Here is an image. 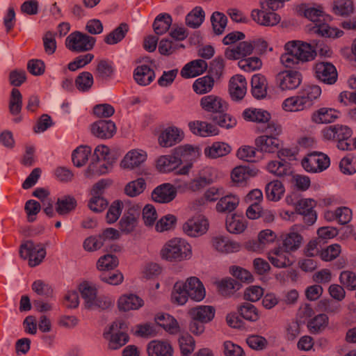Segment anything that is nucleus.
Segmentation results:
<instances>
[{
    "label": "nucleus",
    "instance_id": "obj_63",
    "mask_svg": "<svg viewBox=\"0 0 356 356\" xmlns=\"http://www.w3.org/2000/svg\"><path fill=\"white\" fill-rule=\"evenodd\" d=\"M145 181L140 178L130 181L127 184L124 188L125 193L130 197H136L143 193L145 188Z\"/></svg>",
    "mask_w": 356,
    "mask_h": 356
},
{
    "label": "nucleus",
    "instance_id": "obj_13",
    "mask_svg": "<svg viewBox=\"0 0 356 356\" xmlns=\"http://www.w3.org/2000/svg\"><path fill=\"white\" fill-rule=\"evenodd\" d=\"M277 238V234L273 230L266 229L261 230L257 237V240L250 241L247 244L249 250L261 252L268 245L273 243Z\"/></svg>",
    "mask_w": 356,
    "mask_h": 356
},
{
    "label": "nucleus",
    "instance_id": "obj_6",
    "mask_svg": "<svg viewBox=\"0 0 356 356\" xmlns=\"http://www.w3.org/2000/svg\"><path fill=\"white\" fill-rule=\"evenodd\" d=\"M96 39L80 31L71 33L65 39V47L72 52L88 51L93 49Z\"/></svg>",
    "mask_w": 356,
    "mask_h": 356
},
{
    "label": "nucleus",
    "instance_id": "obj_62",
    "mask_svg": "<svg viewBox=\"0 0 356 356\" xmlns=\"http://www.w3.org/2000/svg\"><path fill=\"white\" fill-rule=\"evenodd\" d=\"M241 316L247 321L254 322L259 318L257 309L251 303L245 302L239 308Z\"/></svg>",
    "mask_w": 356,
    "mask_h": 356
},
{
    "label": "nucleus",
    "instance_id": "obj_16",
    "mask_svg": "<svg viewBox=\"0 0 356 356\" xmlns=\"http://www.w3.org/2000/svg\"><path fill=\"white\" fill-rule=\"evenodd\" d=\"M282 245L291 252L297 251L302 245V236L298 225L293 226L289 231L281 236Z\"/></svg>",
    "mask_w": 356,
    "mask_h": 356
},
{
    "label": "nucleus",
    "instance_id": "obj_38",
    "mask_svg": "<svg viewBox=\"0 0 356 356\" xmlns=\"http://www.w3.org/2000/svg\"><path fill=\"white\" fill-rule=\"evenodd\" d=\"M321 88L317 85L305 86L298 92L307 108L311 107L314 101L321 95Z\"/></svg>",
    "mask_w": 356,
    "mask_h": 356
},
{
    "label": "nucleus",
    "instance_id": "obj_29",
    "mask_svg": "<svg viewBox=\"0 0 356 356\" xmlns=\"http://www.w3.org/2000/svg\"><path fill=\"white\" fill-rule=\"evenodd\" d=\"M257 170L248 166L235 167L231 172L232 181L236 185L245 184L250 178L257 175Z\"/></svg>",
    "mask_w": 356,
    "mask_h": 356
},
{
    "label": "nucleus",
    "instance_id": "obj_39",
    "mask_svg": "<svg viewBox=\"0 0 356 356\" xmlns=\"http://www.w3.org/2000/svg\"><path fill=\"white\" fill-rule=\"evenodd\" d=\"M157 323L171 334L179 332L180 327L177 320L170 314H159L156 317Z\"/></svg>",
    "mask_w": 356,
    "mask_h": 356
},
{
    "label": "nucleus",
    "instance_id": "obj_2",
    "mask_svg": "<svg viewBox=\"0 0 356 356\" xmlns=\"http://www.w3.org/2000/svg\"><path fill=\"white\" fill-rule=\"evenodd\" d=\"M161 257L169 262L189 260L193 257L191 243L185 238L175 237L168 241L160 251Z\"/></svg>",
    "mask_w": 356,
    "mask_h": 356
},
{
    "label": "nucleus",
    "instance_id": "obj_22",
    "mask_svg": "<svg viewBox=\"0 0 356 356\" xmlns=\"http://www.w3.org/2000/svg\"><path fill=\"white\" fill-rule=\"evenodd\" d=\"M315 206V201L311 198L302 199L296 205V212L304 216V220L308 225H312L316 220L317 216L314 210Z\"/></svg>",
    "mask_w": 356,
    "mask_h": 356
},
{
    "label": "nucleus",
    "instance_id": "obj_12",
    "mask_svg": "<svg viewBox=\"0 0 356 356\" xmlns=\"http://www.w3.org/2000/svg\"><path fill=\"white\" fill-rule=\"evenodd\" d=\"M292 252L282 245L272 249L268 254V258L273 266L279 268H284L293 264L291 257Z\"/></svg>",
    "mask_w": 356,
    "mask_h": 356
},
{
    "label": "nucleus",
    "instance_id": "obj_1",
    "mask_svg": "<svg viewBox=\"0 0 356 356\" xmlns=\"http://www.w3.org/2000/svg\"><path fill=\"white\" fill-rule=\"evenodd\" d=\"M280 56L281 63L287 68H293L314 60L316 53L311 44L302 40H290L284 46Z\"/></svg>",
    "mask_w": 356,
    "mask_h": 356
},
{
    "label": "nucleus",
    "instance_id": "obj_57",
    "mask_svg": "<svg viewBox=\"0 0 356 356\" xmlns=\"http://www.w3.org/2000/svg\"><path fill=\"white\" fill-rule=\"evenodd\" d=\"M179 345L182 356L190 355L195 350V341L188 334H183L179 338Z\"/></svg>",
    "mask_w": 356,
    "mask_h": 356
},
{
    "label": "nucleus",
    "instance_id": "obj_31",
    "mask_svg": "<svg viewBox=\"0 0 356 356\" xmlns=\"http://www.w3.org/2000/svg\"><path fill=\"white\" fill-rule=\"evenodd\" d=\"M134 78L138 84L145 86L153 81L155 73L149 65L141 64L134 70Z\"/></svg>",
    "mask_w": 356,
    "mask_h": 356
},
{
    "label": "nucleus",
    "instance_id": "obj_17",
    "mask_svg": "<svg viewBox=\"0 0 356 356\" xmlns=\"http://www.w3.org/2000/svg\"><path fill=\"white\" fill-rule=\"evenodd\" d=\"M200 106L205 111L213 113H223L227 108V102L221 97L214 95H206L202 97Z\"/></svg>",
    "mask_w": 356,
    "mask_h": 356
},
{
    "label": "nucleus",
    "instance_id": "obj_58",
    "mask_svg": "<svg viewBox=\"0 0 356 356\" xmlns=\"http://www.w3.org/2000/svg\"><path fill=\"white\" fill-rule=\"evenodd\" d=\"M118 263L116 256L107 254L99 257L97 262V268L100 271H109L116 268Z\"/></svg>",
    "mask_w": 356,
    "mask_h": 356
},
{
    "label": "nucleus",
    "instance_id": "obj_27",
    "mask_svg": "<svg viewBox=\"0 0 356 356\" xmlns=\"http://www.w3.org/2000/svg\"><path fill=\"white\" fill-rule=\"evenodd\" d=\"M208 65L205 60L197 59L186 63L181 70L180 74L184 79H190L203 74Z\"/></svg>",
    "mask_w": 356,
    "mask_h": 356
},
{
    "label": "nucleus",
    "instance_id": "obj_34",
    "mask_svg": "<svg viewBox=\"0 0 356 356\" xmlns=\"http://www.w3.org/2000/svg\"><path fill=\"white\" fill-rule=\"evenodd\" d=\"M189 315L193 319L207 323L214 318L215 309L209 305H200L191 309Z\"/></svg>",
    "mask_w": 356,
    "mask_h": 356
},
{
    "label": "nucleus",
    "instance_id": "obj_30",
    "mask_svg": "<svg viewBox=\"0 0 356 356\" xmlns=\"http://www.w3.org/2000/svg\"><path fill=\"white\" fill-rule=\"evenodd\" d=\"M247 91L245 78L240 74L234 76L229 81V93L233 99L238 100L243 98Z\"/></svg>",
    "mask_w": 356,
    "mask_h": 356
},
{
    "label": "nucleus",
    "instance_id": "obj_5",
    "mask_svg": "<svg viewBox=\"0 0 356 356\" xmlns=\"http://www.w3.org/2000/svg\"><path fill=\"white\" fill-rule=\"evenodd\" d=\"M126 328L124 321L113 322L104 333V338L108 341V348L117 350L129 341V336L123 331Z\"/></svg>",
    "mask_w": 356,
    "mask_h": 356
},
{
    "label": "nucleus",
    "instance_id": "obj_56",
    "mask_svg": "<svg viewBox=\"0 0 356 356\" xmlns=\"http://www.w3.org/2000/svg\"><path fill=\"white\" fill-rule=\"evenodd\" d=\"M353 3L351 0H335L333 2L332 12L339 16H348L353 13Z\"/></svg>",
    "mask_w": 356,
    "mask_h": 356
},
{
    "label": "nucleus",
    "instance_id": "obj_44",
    "mask_svg": "<svg viewBox=\"0 0 356 356\" xmlns=\"http://www.w3.org/2000/svg\"><path fill=\"white\" fill-rule=\"evenodd\" d=\"M188 298L190 297L188 295L184 282H177L174 285L171 294L172 302L178 305H184L187 302Z\"/></svg>",
    "mask_w": 356,
    "mask_h": 356
},
{
    "label": "nucleus",
    "instance_id": "obj_61",
    "mask_svg": "<svg viewBox=\"0 0 356 356\" xmlns=\"http://www.w3.org/2000/svg\"><path fill=\"white\" fill-rule=\"evenodd\" d=\"M211 22L214 32L218 35H220L225 31L227 18L222 13L214 12L211 17Z\"/></svg>",
    "mask_w": 356,
    "mask_h": 356
},
{
    "label": "nucleus",
    "instance_id": "obj_23",
    "mask_svg": "<svg viewBox=\"0 0 356 356\" xmlns=\"http://www.w3.org/2000/svg\"><path fill=\"white\" fill-rule=\"evenodd\" d=\"M254 50L252 41H243L236 46L225 49V55L229 60H238L250 55Z\"/></svg>",
    "mask_w": 356,
    "mask_h": 356
},
{
    "label": "nucleus",
    "instance_id": "obj_7",
    "mask_svg": "<svg viewBox=\"0 0 356 356\" xmlns=\"http://www.w3.org/2000/svg\"><path fill=\"white\" fill-rule=\"evenodd\" d=\"M19 254L21 257L29 260L31 267L39 265L46 256V249L43 244L35 243L32 241H27L21 245Z\"/></svg>",
    "mask_w": 356,
    "mask_h": 356
},
{
    "label": "nucleus",
    "instance_id": "obj_14",
    "mask_svg": "<svg viewBox=\"0 0 356 356\" xmlns=\"http://www.w3.org/2000/svg\"><path fill=\"white\" fill-rule=\"evenodd\" d=\"M184 137V131L177 127H169L159 135V144L163 147H170L180 143Z\"/></svg>",
    "mask_w": 356,
    "mask_h": 356
},
{
    "label": "nucleus",
    "instance_id": "obj_19",
    "mask_svg": "<svg viewBox=\"0 0 356 356\" xmlns=\"http://www.w3.org/2000/svg\"><path fill=\"white\" fill-rule=\"evenodd\" d=\"M147 159V154L143 149H131L129 151L122 160L120 165L124 169L133 170L139 167Z\"/></svg>",
    "mask_w": 356,
    "mask_h": 356
},
{
    "label": "nucleus",
    "instance_id": "obj_20",
    "mask_svg": "<svg viewBox=\"0 0 356 356\" xmlns=\"http://www.w3.org/2000/svg\"><path fill=\"white\" fill-rule=\"evenodd\" d=\"M186 288L190 298L195 302L202 301L206 296L204 284L197 277H190L186 282Z\"/></svg>",
    "mask_w": 356,
    "mask_h": 356
},
{
    "label": "nucleus",
    "instance_id": "obj_60",
    "mask_svg": "<svg viewBox=\"0 0 356 356\" xmlns=\"http://www.w3.org/2000/svg\"><path fill=\"white\" fill-rule=\"evenodd\" d=\"M218 288L219 292L223 296H230L238 289V284L235 280L231 278H226L218 283Z\"/></svg>",
    "mask_w": 356,
    "mask_h": 356
},
{
    "label": "nucleus",
    "instance_id": "obj_28",
    "mask_svg": "<svg viewBox=\"0 0 356 356\" xmlns=\"http://www.w3.org/2000/svg\"><path fill=\"white\" fill-rule=\"evenodd\" d=\"M339 111L328 107H322L315 111L312 115V120L316 124H329L339 118Z\"/></svg>",
    "mask_w": 356,
    "mask_h": 356
},
{
    "label": "nucleus",
    "instance_id": "obj_45",
    "mask_svg": "<svg viewBox=\"0 0 356 356\" xmlns=\"http://www.w3.org/2000/svg\"><path fill=\"white\" fill-rule=\"evenodd\" d=\"M266 170L277 177L288 175L291 172L290 164L285 161H271L268 163Z\"/></svg>",
    "mask_w": 356,
    "mask_h": 356
},
{
    "label": "nucleus",
    "instance_id": "obj_33",
    "mask_svg": "<svg viewBox=\"0 0 356 356\" xmlns=\"http://www.w3.org/2000/svg\"><path fill=\"white\" fill-rule=\"evenodd\" d=\"M211 242L213 248L218 252L222 253L237 252L240 248L238 243L232 241L222 236H214Z\"/></svg>",
    "mask_w": 356,
    "mask_h": 356
},
{
    "label": "nucleus",
    "instance_id": "obj_32",
    "mask_svg": "<svg viewBox=\"0 0 356 356\" xmlns=\"http://www.w3.org/2000/svg\"><path fill=\"white\" fill-rule=\"evenodd\" d=\"M255 145L260 152L274 153L279 149L280 141L277 137L262 135L255 140Z\"/></svg>",
    "mask_w": 356,
    "mask_h": 356
},
{
    "label": "nucleus",
    "instance_id": "obj_42",
    "mask_svg": "<svg viewBox=\"0 0 356 356\" xmlns=\"http://www.w3.org/2000/svg\"><path fill=\"white\" fill-rule=\"evenodd\" d=\"M226 227L230 233L241 234L247 227V220L242 216L234 214L227 218Z\"/></svg>",
    "mask_w": 356,
    "mask_h": 356
},
{
    "label": "nucleus",
    "instance_id": "obj_9",
    "mask_svg": "<svg viewBox=\"0 0 356 356\" xmlns=\"http://www.w3.org/2000/svg\"><path fill=\"white\" fill-rule=\"evenodd\" d=\"M330 165L329 156L320 152H313L302 161L303 168L312 173L321 172L326 170Z\"/></svg>",
    "mask_w": 356,
    "mask_h": 356
},
{
    "label": "nucleus",
    "instance_id": "obj_37",
    "mask_svg": "<svg viewBox=\"0 0 356 356\" xmlns=\"http://www.w3.org/2000/svg\"><path fill=\"white\" fill-rule=\"evenodd\" d=\"M232 150L231 147L224 142H215L204 149V155L209 159H217L227 155Z\"/></svg>",
    "mask_w": 356,
    "mask_h": 356
},
{
    "label": "nucleus",
    "instance_id": "obj_50",
    "mask_svg": "<svg viewBox=\"0 0 356 356\" xmlns=\"http://www.w3.org/2000/svg\"><path fill=\"white\" fill-rule=\"evenodd\" d=\"M282 107L286 112H298L308 108L299 94L285 99Z\"/></svg>",
    "mask_w": 356,
    "mask_h": 356
},
{
    "label": "nucleus",
    "instance_id": "obj_26",
    "mask_svg": "<svg viewBox=\"0 0 356 356\" xmlns=\"http://www.w3.org/2000/svg\"><path fill=\"white\" fill-rule=\"evenodd\" d=\"M188 128L194 135L201 137L216 136L219 134L218 129L215 125L200 120L190 122Z\"/></svg>",
    "mask_w": 356,
    "mask_h": 356
},
{
    "label": "nucleus",
    "instance_id": "obj_36",
    "mask_svg": "<svg viewBox=\"0 0 356 356\" xmlns=\"http://www.w3.org/2000/svg\"><path fill=\"white\" fill-rule=\"evenodd\" d=\"M149 356H172L173 349L170 343L161 341H152L148 343Z\"/></svg>",
    "mask_w": 356,
    "mask_h": 356
},
{
    "label": "nucleus",
    "instance_id": "obj_8",
    "mask_svg": "<svg viewBox=\"0 0 356 356\" xmlns=\"http://www.w3.org/2000/svg\"><path fill=\"white\" fill-rule=\"evenodd\" d=\"M209 223L203 216L197 215L191 217L182 225L183 233L191 238H198L204 235L209 230Z\"/></svg>",
    "mask_w": 356,
    "mask_h": 356
},
{
    "label": "nucleus",
    "instance_id": "obj_64",
    "mask_svg": "<svg viewBox=\"0 0 356 356\" xmlns=\"http://www.w3.org/2000/svg\"><path fill=\"white\" fill-rule=\"evenodd\" d=\"M114 72L113 63L108 60H101L96 68L97 77L106 79L110 77Z\"/></svg>",
    "mask_w": 356,
    "mask_h": 356
},
{
    "label": "nucleus",
    "instance_id": "obj_40",
    "mask_svg": "<svg viewBox=\"0 0 356 356\" xmlns=\"http://www.w3.org/2000/svg\"><path fill=\"white\" fill-rule=\"evenodd\" d=\"M252 93L257 99L266 97L267 94V81L264 76L257 74L252 76L251 80Z\"/></svg>",
    "mask_w": 356,
    "mask_h": 356
},
{
    "label": "nucleus",
    "instance_id": "obj_48",
    "mask_svg": "<svg viewBox=\"0 0 356 356\" xmlns=\"http://www.w3.org/2000/svg\"><path fill=\"white\" fill-rule=\"evenodd\" d=\"M205 13L202 7L196 6L186 16V24L188 26L197 29L204 22Z\"/></svg>",
    "mask_w": 356,
    "mask_h": 356
},
{
    "label": "nucleus",
    "instance_id": "obj_4",
    "mask_svg": "<svg viewBox=\"0 0 356 356\" xmlns=\"http://www.w3.org/2000/svg\"><path fill=\"white\" fill-rule=\"evenodd\" d=\"M79 291L86 309L105 310L113 305L114 300L106 296H97V287L95 284L84 282L79 285Z\"/></svg>",
    "mask_w": 356,
    "mask_h": 356
},
{
    "label": "nucleus",
    "instance_id": "obj_51",
    "mask_svg": "<svg viewBox=\"0 0 356 356\" xmlns=\"http://www.w3.org/2000/svg\"><path fill=\"white\" fill-rule=\"evenodd\" d=\"M214 80L210 76H204L197 79L193 84V90L199 95L209 92L213 88Z\"/></svg>",
    "mask_w": 356,
    "mask_h": 356
},
{
    "label": "nucleus",
    "instance_id": "obj_18",
    "mask_svg": "<svg viewBox=\"0 0 356 356\" xmlns=\"http://www.w3.org/2000/svg\"><path fill=\"white\" fill-rule=\"evenodd\" d=\"M316 77L325 83L333 84L337 79V72L330 63L321 62L315 66Z\"/></svg>",
    "mask_w": 356,
    "mask_h": 356
},
{
    "label": "nucleus",
    "instance_id": "obj_54",
    "mask_svg": "<svg viewBox=\"0 0 356 356\" xmlns=\"http://www.w3.org/2000/svg\"><path fill=\"white\" fill-rule=\"evenodd\" d=\"M301 10L303 12L304 16L314 23V26L316 24H321L320 18L323 17L324 11L321 6H307L302 5Z\"/></svg>",
    "mask_w": 356,
    "mask_h": 356
},
{
    "label": "nucleus",
    "instance_id": "obj_55",
    "mask_svg": "<svg viewBox=\"0 0 356 356\" xmlns=\"http://www.w3.org/2000/svg\"><path fill=\"white\" fill-rule=\"evenodd\" d=\"M94 79L89 72L80 73L75 79V86L80 92H88L92 86Z\"/></svg>",
    "mask_w": 356,
    "mask_h": 356
},
{
    "label": "nucleus",
    "instance_id": "obj_43",
    "mask_svg": "<svg viewBox=\"0 0 356 356\" xmlns=\"http://www.w3.org/2000/svg\"><path fill=\"white\" fill-rule=\"evenodd\" d=\"M245 120L258 123L268 122L270 119V114L260 108H247L243 113Z\"/></svg>",
    "mask_w": 356,
    "mask_h": 356
},
{
    "label": "nucleus",
    "instance_id": "obj_59",
    "mask_svg": "<svg viewBox=\"0 0 356 356\" xmlns=\"http://www.w3.org/2000/svg\"><path fill=\"white\" fill-rule=\"evenodd\" d=\"M127 31V26L124 24H122L108 34L105 37L104 41L108 44H117L125 37Z\"/></svg>",
    "mask_w": 356,
    "mask_h": 356
},
{
    "label": "nucleus",
    "instance_id": "obj_24",
    "mask_svg": "<svg viewBox=\"0 0 356 356\" xmlns=\"http://www.w3.org/2000/svg\"><path fill=\"white\" fill-rule=\"evenodd\" d=\"M115 131V124L111 120H99L91 125L92 134L99 138H110Z\"/></svg>",
    "mask_w": 356,
    "mask_h": 356
},
{
    "label": "nucleus",
    "instance_id": "obj_15",
    "mask_svg": "<svg viewBox=\"0 0 356 356\" xmlns=\"http://www.w3.org/2000/svg\"><path fill=\"white\" fill-rule=\"evenodd\" d=\"M177 196L176 190L172 184L164 183L156 186L152 193V200L158 203L167 204Z\"/></svg>",
    "mask_w": 356,
    "mask_h": 356
},
{
    "label": "nucleus",
    "instance_id": "obj_53",
    "mask_svg": "<svg viewBox=\"0 0 356 356\" xmlns=\"http://www.w3.org/2000/svg\"><path fill=\"white\" fill-rule=\"evenodd\" d=\"M312 31L322 36L337 38L343 35V31L338 28L331 27L328 24L322 23L316 24L312 27Z\"/></svg>",
    "mask_w": 356,
    "mask_h": 356
},
{
    "label": "nucleus",
    "instance_id": "obj_25",
    "mask_svg": "<svg viewBox=\"0 0 356 356\" xmlns=\"http://www.w3.org/2000/svg\"><path fill=\"white\" fill-rule=\"evenodd\" d=\"M143 305V300L134 293L123 294L118 300V307L120 311L138 310Z\"/></svg>",
    "mask_w": 356,
    "mask_h": 356
},
{
    "label": "nucleus",
    "instance_id": "obj_10",
    "mask_svg": "<svg viewBox=\"0 0 356 356\" xmlns=\"http://www.w3.org/2000/svg\"><path fill=\"white\" fill-rule=\"evenodd\" d=\"M321 134L324 140L336 142L341 139H349L353 135V130L347 125L336 124L325 127Z\"/></svg>",
    "mask_w": 356,
    "mask_h": 356
},
{
    "label": "nucleus",
    "instance_id": "obj_3",
    "mask_svg": "<svg viewBox=\"0 0 356 356\" xmlns=\"http://www.w3.org/2000/svg\"><path fill=\"white\" fill-rule=\"evenodd\" d=\"M199 155L197 147L191 145H185L178 147L174 154L163 155L156 161V168L161 172H170L177 169L182 163L181 157H186L192 160Z\"/></svg>",
    "mask_w": 356,
    "mask_h": 356
},
{
    "label": "nucleus",
    "instance_id": "obj_47",
    "mask_svg": "<svg viewBox=\"0 0 356 356\" xmlns=\"http://www.w3.org/2000/svg\"><path fill=\"white\" fill-rule=\"evenodd\" d=\"M239 203V197L235 195H227L222 197L216 204V210L218 212H231L234 211Z\"/></svg>",
    "mask_w": 356,
    "mask_h": 356
},
{
    "label": "nucleus",
    "instance_id": "obj_46",
    "mask_svg": "<svg viewBox=\"0 0 356 356\" xmlns=\"http://www.w3.org/2000/svg\"><path fill=\"white\" fill-rule=\"evenodd\" d=\"M172 23V17L168 13H160L158 15L153 23V29L156 35L165 33Z\"/></svg>",
    "mask_w": 356,
    "mask_h": 356
},
{
    "label": "nucleus",
    "instance_id": "obj_21",
    "mask_svg": "<svg viewBox=\"0 0 356 356\" xmlns=\"http://www.w3.org/2000/svg\"><path fill=\"white\" fill-rule=\"evenodd\" d=\"M273 11L267 12L262 7V10H253L251 13V17L259 25L273 26L277 25L281 20L280 16Z\"/></svg>",
    "mask_w": 356,
    "mask_h": 356
},
{
    "label": "nucleus",
    "instance_id": "obj_35",
    "mask_svg": "<svg viewBox=\"0 0 356 356\" xmlns=\"http://www.w3.org/2000/svg\"><path fill=\"white\" fill-rule=\"evenodd\" d=\"M112 166L111 160H92L86 174L87 177L105 175L112 170Z\"/></svg>",
    "mask_w": 356,
    "mask_h": 356
},
{
    "label": "nucleus",
    "instance_id": "obj_49",
    "mask_svg": "<svg viewBox=\"0 0 356 356\" xmlns=\"http://www.w3.org/2000/svg\"><path fill=\"white\" fill-rule=\"evenodd\" d=\"M284 191V185L278 180L270 181L266 186L267 198L274 202L278 201L282 198Z\"/></svg>",
    "mask_w": 356,
    "mask_h": 356
},
{
    "label": "nucleus",
    "instance_id": "obj_11",
    "mask_svg": "<svg viewBox=\"0 0 356 356\" xmlns=\"http://www.w3.org/2000/svg\"><path fill=\"white\" fill-rule=\"evenodd\" d=\"M302 74L298 71L285 70L280 72L276 76L278 87L282 90L297 88L302 82Z\"/></svg>",
    "mask_w": 356,
    "mask_h": 356
},
{
    "label": "nucleus",
    "instance_id": "obj_41",
    "mask_svg": "<svg viewBox=\"0 0 356 356\" xmlns=\"http://www.w3.org/2000/svg\"><path fill=\"white\" fill-rule=\"evenodd\" d=\"M76 200L70 195H64L58 198L56 203V211L60 216H65L74 211L76 207Z\"/></svg>",
    "mask_w": 356,
    "mask_h": 356
},
{
    "label": "nucleus",
    "instance_id": "obj_52",
    "mask_svg": "<svg viewBox=\"0 0 356 356\" xmlns=\"http://www.w3.org/2000/svg\"><path fill=\"white\" fill-rule=\"evenodd\" d=\"M91 154L89 146L81 145L74 149L72 154V162L76 167H81L86 163Z\"/></svg>",
    "mask_w": 356,
    "mask_h": 356
}]
</instances>
